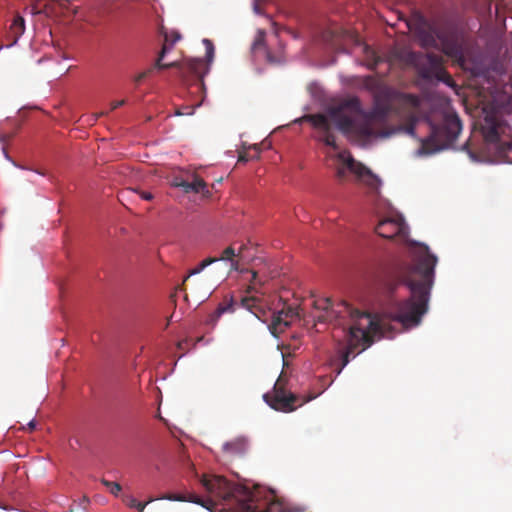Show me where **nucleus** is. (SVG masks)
Segmentation results:
<instances>
[{"mask_svg": "<svg viewBox=\"0 0 512 512\" xmlns=\"http://www.w3.org/2000/svg\"><path fill=\"white\" fill-rule=\"evenodd\" d=\"M408 245L413 263L397 259L392 265V273L398 282L409 288L411 295L405 300L391 303L385 311L388 319L399 322L406 329L418 326L428 311L437 264V257L427 245L416 242H409Z\"/></svg>", "mask_w": 512, "mask_h": 512, "instance_id": "f257e3e1", "label": "nucleus"}, {"mask_svg": "<svg viewBox=\"0 0 512 512\" xmlns=\"http://www.w3.org/2000/svg\"><path fill=\"white\" fill-rule=\"evenodd\" d=\"M391 104L374 103L372 110L365 112L358 98H349L338 106L330 107L326 114H309L304 116V120L318 131L319 141L336 150L338 145L333 133L334 125L342 133L355 134L361 139L389 136L386 125Z\"/></svg>", "mask_w": 512, "mask_h": 512, "instance_id": "f03ea898", "label": "nucleus"}, {"mask_svg": "<svg viewBox=\"0 0 512 512\" xmlns=\"http://www.w3.org/2000/svg\"><path fill=\"white\" fill-rule=\"evenodd\" d=\"M314 303L317 309L322 310V313L317 316L318 322L337 321L343 312L350 315L351 324L346 335L347 345L341 350L342 364L338 371L339 374L349 363L350 355H353L357 348L361 347V350H364L373 343V336L379 331V324L370 313L353 310L345 302L338 305L337 308L332 305L329 298L319 299Z\"/></svg>", "mask_w": 512, "mask_h": 512, "instance_id": "7ed1b4c3", "label": "nucleus"}, {"mask_svg": "<svg viewBox=\"0 0 512 512\" xmlns=\"http://www.w3.org/2000/svg\"><path fill=\"white\" fill-rule=\"evenodd\" d=\"M423 48L441 49V51L459 65L465 63L463 44L454 33L439 30L431 25L420 27L416 31Z\"/></svg>", "mask_w": 512, "mask_h": 512, "instance_id": "20e7f679", "label": "nucleus"}, {"mask_svg": "<svg viewBox=\"0 0 512 512\" xmlns=\"http://www.w3.org/2000/svg\"><path fill=\"white\" fill-rule=\"evenodd\" d=\"M511 128L494 113L486 114L481 125V132L485 142L492 146L497 158L505 163L512 164V140L507 141Z\"/></svg>", "mask_w": 512, "mask_h": 512, "instance_id": "39448f33", "label": "nucleus"}, {"mask_svg": "<svg viewBox=\"0 0 512 512\" xmlns=\"http://www.w3.org/2000/svg\"><path fill=\"white\" fill-rule=\"evenodd\" d=\"M335 176L340 183L353 180L369 187L372 191L378 190L379 178L374 175L361 162L356 161L349 151H341L335 156Z\"/></svg>", "mask_w": 512, "mask_h": 512, "instance_id": "423d86ee", "label": "nucleus"}, {"mask_svg": "<svg viewBox=\"0 0 512 512\" xmlns=\"http://www.w3.org/2000/svg\"><path fill=\"white\" fill-rule=\"evenodd\" d=\"M202 42L206 49V60L195 58L187 59L182 63L176 61L171 63H162L163 58H160L158 55V58L152 67L153 70L177 67L179 68L180 76L183 81L188 83L190 80L189 78L191 77L197 81L199 88H204L203 77L209 72L210 63L213 61L215 49L211 40L205 38Z\"/></svg>", "mask_w": 512, "mask_h": 512, "instance_id": "0eeeda50", "label": "nucleus"}, {"mask_svg": "<svg viewBox=\"0 0 512 512\" xmlns=\"http://www.w3.org/2000/svg\"><path fill=\"white\" fill-rule=\"evenodd\" d=\"M462 130V124L456 114H446L442 124L433 125L430 135L421 140L420 153L432 154L450 146Z\"/></svg>", "mask_w": 512, "mask_h": 512, "instance_id": "6e6552de", "label": "nucleus"}, {"mask_svg": "<svg viewBox=\"0 0 512 512\" xmlns=\"http://www.w3.org/2000/svg\"><path fill=\"white\" fill-rule=\"evenodd\" d=\"M402 59L414 66L422 79H437L445 83L451 81L450 75L443 67L442 56L434 53L423 54L415 51H403Z\"/></svg>", "mask_w": 512, "mask_h": 512, "instance_id": "1a4fd4ad", "label": "nucleus"}, {"mask_svg": "<svg viewBox=\"0 0 512 512\" xmlns=\"http://www.w3.org/2000/svg\"><path fill=\"white\" fill-rule=\"evenodd\" d=\"M313 398L314 396L303 398L292 392L286 391L280 378L274 385L273 395H264V399L270 405V407L284 413L294 411L296 408L309 402Z\"/></svg>", "mask_w": 512, "mask_h": 512, "instance_id": "9d476101", "label": "nucleus"}, {"mask_svg": "<svg viewBox=\"0 0 512 512\" xmlns=\"http://www.w3.org/2000/svg\"><path fill=\"white\" fill-rule=\"evenodd\" d=\"M375 232L387 239L398 237L401 240H406L408 236V227L403 219H384L381 220L375 228Z\"/></svg>", "mask_w": 512, "mask_h": 512, "instance_id": "9b49d317", "label": "nucleus"}, {"mask_svg": "<svg viewBox=\"0 0 512 512\" xmlns=\"http://www.w3.org/2000/svg\"><path fill=\"white\" fill-rule=\"evenodd\" d=\"M295 316H297V311L292 307L273 313L272 321L269 325L271 333L276 336L278 333L283 332L284 328L289 325L288 319H292Z\"/></svg>", "mask_w": 512, "mask_h": 512, "instance_id": "f8f14e48", "label": "nucleus"}, {"mask_svg": "<svg viewBox=\"0 0 512 512\" xmlns=\"http://www.w3.org/2000/svg\"><path fill=\"white\" fill-rule=\"evenodd\" d=\"M24 32L25 20L22 16L16 15L9 28L8 37L11 38V43L6 45V47L9 48L15 45L18 42L19 38L24 34Z\"/></svg>", "mask_w": 512, "mask_h": 512, "instance_id": "ddd939ff", "label": "nucleus"}, {"mask_svg": "<svg viewBox=\"0 0 512 512\" xmlns=\"http://www.w3.org/2000/svg\"><path fill=\"white\" fill-rule=\"evenodd\" d=\"M174 186L181 187L185 193H190V192H195V193L207 192L208 193V190H206L207 185H206L205 181L199 177H195L192 182H188L185 180H181L179 182L176 181V182H174Z\"/></svg>", "mask_w": 512, "mask_h": 512, "instance_id": "4468645a", "label": "nucleus"}, {"mask_svg": "<svg viewBox=\"0 0 512 512\" xmlns=\"http://www.w3.org/2000/svg\"><path fill=\"white\" fill-rule=\"evenodd\" d=\"M395 101L402 107L415 111L420 107L421 101L417 95L396 92Z\"/></svg>", "mask_w": 512, "mask_h": 512, "instance_id": "2eb2a0df", "label": "nucleus"}, {"mask_svg": "<svg viewBox=\"0 0 512 512\" xmlns=\"http://www.w3.org/2000/svg\"><path fill=\"white\" fill-rule=\"evenodd\" d=\"M247 444L243 438H237L223 444V451L230 456H240L246 451Z\"/></svg>", "mask_w": 512, "mask_h": 512, "instance_id": "dca6fc26", "label": "nucleus"}, {"mask_svg": "<svg viewBox=\"0 0 512 512\" xmlns=\"http://www.w3.org/2000/svg\"><path fill=\"white\" fill-rule=\"evenodd\" d=\"M244 250V246H241L238 253L235 252V249L232 246L225 248L220 257H215L218 261H229L232 270L238 269V261L235 260V257H238L242 254Z\"/></svg>", "mask_w": 512, "mask_h": 512, "instance_id": "f3484780", "label": "nucleus"}, {"mask_svg": "<svg viewBox=\"0 0 512 512\" xmlns=\"http://www.w3.org/2000/svg\"><path fill=\"white\" fill-rule=\"evenodd\" d=\"M201 482H202V485L209 492H216L217 489H222V488L226 487V485H227L226 479L221 476H213V477L204 476L202 478Z\"/></svg>", "mask_w": 512, "mask_h": 512, "instance_id": "a211bd4d", "label": "nucleus"}, {"mask_svg": "<svg viewBox=\"0 0 512 512\" xmlns=\"http://www.w3.org/2000/svg\"><path fill=\"white\" fill-rule=\"evenodd\" d=\"M396 91L388 88H379L374 94V103H392L395 101Z\"/></svg>", "mask_w": 512, "mask_h": 512, "instance_id": "6ab92c4d", "label": "nucleus"}, {"mask_svg": "<svg viewBox=\"0 0 512 512\" xmlns=\"http://www.w3.org/2000/svg\"><path fill=\"white\" fill-rule=\"evenodd\" d=\"M160 499H167L170 501H181V502H192L196 504H201V500L197 495L194 494H165Z\"/></svg>", "mask_w": 512, "mask_h": 512, "instance_id": "aec40b11", "label": "nucleus"}, {"mask_svg": "<svg viewBox=\"0 0 512 512\" xmlns=\"http://www.w3.org/2000/svg\"><path fill=\"white\" fill-rule=\"evenodd\" d=\"M251 301H254V299L242 298L241 306L248 309L258 319L262 320V322H265V319H262V316H261V313H265V312L258 306L257 303H251Z\"/></svg>", "mask_w": 512, "mask_h": 512, "instance_id": "412c9836", "label": "nucleus"}, {"mask_svg": "<svg viewBox=\"0 0 512 512\" xmlns=\"http://www.w3.org/2000/svg\"><path fill=\"white\" fill-rule=\"evenodd\" d=\"M236 305L241 306V302L239 304H237L234 302L233 298L224 299V301L219 304V306L216 310L217 317L221 316L223 313H226V312H234Z\"/></svg>", "mask_w": 512, "mask_h": 512, "instance_id": "4be33fe9", "label": "nucleus"}, {"mask_svg": "<svg viewBox=\"0 0 512 512\" xmlns=\"http://www.w3.org/2000/svg\"><path fill=\"white\" fill-rule=\"evenodd\" d=\"M252 494L249 491H245L244 499L238 504V512H255V507L252 505Z\"/></svg>", "mask_w": 512, "mask_h": 512, "instance_id": "5701e85b", "label": "nucleus"}, {"mask_svg": "<svg viewBox=\"0 0 512 512\" xmlns=\"http://www.w3.org/2000/svg\"><path fill=\"white\" fill-rule=\"evenodd\" d=\"M216 262H217L216 258L208 257V258L204 259L195 268H193L192 270L189 271V273L186 276L184 281H186L190 276L201 273L206 267H208L211 264L216 263Z\"/></svg>", "mask_w": 512, "mask_h": 512, "instance_id": "b1692460", "label": "nucleus"}, {"mask_svg": "<svg viewBox=\"0 0 512 512\" xmlns=\"http://www.w3.org/2000/svg\"><path fill=\"white\" fill-rule=\"evenodd\" d=\"M251 149L254 150V154H250L248 151L240 152L238 161L239 162H248L249 160H252V159H258L259 155H260V148L258 147V145H256V144L253 145L251 147Z\"/></svg>", "mask_w": 512, "mask_h": 512, "instance_id": "393cba45", "label": "nucleus"}, {"mask_svg": "<svg viewBox=\"0 0 512 512\" xmlns=\"http://www.w3.org/2000/svg\"><path fill=\"white\" fill-rule=\"evenodd\" d=\"M101 483L110 491L114 496H118L122 490V487L117 482L108 481L106 479H101Z\"/></svg>", "mask_w": 512, "mask_h": 512, "instance_id": "a878e982", "label": "nucleus"}, {"mask_svg": "<svg viewBox=\"0 0 512 512\" xmlns=\"http://www.w3.org/2000/svg\"><path fill=\"white\" fill-rule=\"evenodd\" d=\"M363 50L367 59L372 62L373 66L378 65L380 62V57L377 55V53L367 45L364 46Z\"/></svg>", "mask_w": 512, "mask_h": 512, "instance_id": "bb28decb", "label": "nucleus"}, {"mask_svg": "<svg viewBox=\"0 0 512 512\" xmlns=\"http://www.w3.org/2000/svg\"><path fill=\"white\" fill-rule=\"evenodd\" d=\"M88 502L89 500L84 497L81 502H74L68 512H86V505Z\"/></svg>", "mask_w": 512, "mask_h": 512, "instance_id": "cd10ccee", "label": "nucleus"}, {"mask_svg": "<svg viewBox=\"0 0 512 512\" xmlns=\"http://www.w3.org/2000/svg\"><path fill=\"white\" fill-rule=\"evenodd\" d=\"M201 105V102H199L196 105H183L181 107V112L184 115H193L195 112V109Z\"/></svg>", "mask_w": 512, "mask_h": 512, "instance_id": "c85d7f7f", "label": "nucleus"}, {"mask_svg": "<svg viewBox=\"0 0 512 512\" xmlns=\"http://www.w3.org/2000/svg\"><path fill=\"white\" fill-rule=\"evenodd\" d=\"M153 72V68H149L134 77V82L139 85L145 78H147Z\"/></svg>", "mask_w": 512, "mask_h": 512, "instance_id": "c756f323", "label": "nucleus"}, {"mask_svg": "<svg viewBox=\"0 0 512 512\" xmlns=\"http://www.w3.org/2000/svg\"><path fill=\"white\" fill-rule=\"evenodd\" d=\"M265 49L264 47V36L263 34L259 35L256 40L254 41V44H253V49L255 51H257L258 49Z\"/></svg>", "mask_w": 512, "mask_h": 512, "instance_id": "7c9ffc66", "label": "nucleus"}, {"mask_svg": "<svg viewBox=\"0 0 512 512\" xmlns=\"http://www.w3.org/2000/svg\"><path fill=\"white\" fill-rule=\"evenodd\" d=\"M122 500H123V502H124L127 506H129V507H131V508H134V506L136 505V501H137V499H135V498H134L133 496H131V495H123Z\"/></svg>", "mask_w": 512, "mask_h": 512, "instance_id": "2f4dec72", "label": "nucleus"}, {"mask_svg": "<svg viewBox=\"0 0 512 512\" xmlns=\"http://www.w3.org/2000/svg\"><path fill=\"white\" fill-rule=\"evenodd\" d=\"M168 41H169V37H168V35H165V43L163 44L162 49H161V51H160V53H159L160 58H164V56L166 55V53H167V52L171 49V47H172V46H171V44H170V45H168V44H167V42H168Z\"/></svg>", "mask_w": 512, "mask_h": 512, "instance_id": "473e14b6", "label": "nucleus"}, {"mask_svg": "<svg viewBox=\"0 0 512 512\" xmlns=\"http://www.w3.org/2000/svg\"><path fill=\"white\" fill-rule=\"evenodd\" d=\"M155 499L154 498H150L148 501L146 502H139V501H136V505L134 506V508H136L139 512H143L145 507L147 506V504L153 502Z\"/></svg>", "mask_w": 512, "mask_h": 512, "instance_id": "72a5a7b5", "label": "nucleus"}, {"mask_svg": "<svg viewBox=\"0 0 512 512\" xmlns=\"http://www.w3.org/2000/svg\"><path fill=\"white\" fill-rule=\"evenodd\" d=\"M251 274H252L251 283L253 285H256V284L262 285L264 283V280L259 278L258 273L256 271H251Z\"/></svg>", "mask_w": 512, "mask_h": 512, "instance_id": "f704fd0d", "label": "nucleus"}, {"mask_svg": "<svg viewBox=\"0 0 512 512\" xmlns=\"http://www.w3.org/2000/svg\"><path fill=\"white\" fill-rule=\"evenodd\" d=\"M138 193H139L140 197L146 201H150L154 198L153 194L150 192L139 191Z\"/></svg>", "mask_w": 512, "mask_h": 512, "instance_id": "c9c22d12", "label": "nucleus"}, {"mask_svg": "<svg viewBox=\"0 0 512 512\" xmlns=\"http://www.w3.org/2000/svg\"><path fill=\"white\" fill-rule=\"evenodd\" d=\"M125 104V100H119V101H113L110 104V111H113L117 109L120 106H123Z\"/></svg>", "mask_w": 512, "mask_h": 512, "instance_id": "e433bc0d", "label": "nucleus"}, {"mask_svg": "<svg viewBox=\"0 0 512 512\" xmlns=\"http://www.w3.org/2000/svg\"><path fill=\"white\" fill-rule=\"evenodd\" d=\"M266 57H267L268 62H270V63H279L280 62L279 59H276L275 57H273L271 55V53L268 51H266Z\"/></svg>", "mask_w": 512, "mask_h": 512, "instance_id": "4c0bfd02", "label": "nucleus"}, {"mask_svg": "<svg viewBox=\"0 0 512 512\" xmlns=\"http://www.w3.org/2000/svg\"><path fill=\"white\" fill-rule=\"evenodd\" d=\"M36 428V421L35 420H31L28 424H27V430H29L30 432L33 431L34 429ZM26 430V428H24Z\"/></svg>", "mask_w": 512, "mask_h": 512, "instance_id": "58836bf2", "label": "nucleus"}, {"mask_svg": "<svg viewBox=\"0 0 512 512\" xmlns=\"http://www.w3.org/2000/svg\"><path fill=\"white\" fill-rule=\"evenodd\" d=\"M179 39H180V34L177 32L173 33V39L171 40V46H173V44L175 42H177Z\"/></svg>", "mask_w": 512, "mask_h": 512, "instance_id": "ea45409f", "label": "nucleus"}, {"mask_svg": "<svg viewBox=\"0 0 512 512\" xmlns=\"http://www.w3.org/2000/svg\"><path fill=\"white\" fill-rule=\"evenodd\" d=\"M181 112V107H178L175 111V114L178 115V116H183L184 114L180 113Z\"/></svg>", "mask_w": 512, "mask_h": 512, "instance_id": "a19ab883", "label": "nucleus"}, {"mask_svg": "<svg viewBox=\"0 0 512 512\" xmlns=\"http://www.w3.org/2000/svg\"><path fill=\"white\" fill-rule=\"evenodd\" d=\"M408 132H409V134L413 135L414 134V127L410 126L409 129H408Z\"/></svg>", "mask_w": 512, "mask_h": 512, "instance_id": "79ce46f5", "label": "nucleus"}, {"mask_svg": "<svg viewBox=\"0 0 512 512\" xmlns=\"http://www.w3.org/2000/svg\"><path fill=\"white\" fill-rule=\"evenodd\" d=\"M304 510L302 508H297L294 512H303Z\"/></svg>", "mask_w": 512, "mask_h": 512, "instance_id": "37998d69", "label": "nucleus"}]
</instances>
